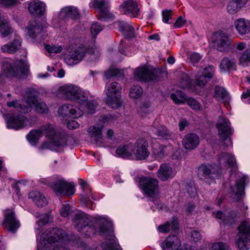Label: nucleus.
<instances>
[{
    "label": "nucleus",
    "mask_w": 250,
    "mask_h": 250,
    "mask_svg": "<svg viewBox=\"0 0 250 250\" xmlns=\"http://www.w3.org/2000/svg\"><path fill=\"white\" fill-rule=\"evenodd\" d=\"M212 250H229V247L222 242H218L213 244Z\"/></svg>",
    "instance_id": "nucleus-60"
},
{
    "label": "nucleus",
    "mask_w": 250,
    "mask_h": 250,
    "mask_svg": "<svg viewBox=\"0 0 250 250\" xmlns=\"http://www.w3.org/2000/svg\"><path fill=\"white\" fill-rule=\"evenodd\" d=\"M28 10L34 16H42L45 12V4L44 2L34 0L28 4Z\"/></svg>",
    "instance_id": "nucleus-22"
},
{
    "label": "nucleus",
    "mask_w": 250,
    "mask_h": 250,
    "mask_svg": "<svg viewBox=\"0 0 250 250\" xmlns=\"http://www.w3.org/2000/svg\"><path fill=\"white\" fill-rule=\"evenodd\" d=\"M104 76L106 79H109L112 77H124L125 75L123 70L116 68H110L104 73Z\"/></svg>",
    "instance_id": "nucleus-43"
},
{
    "label": "nucleus",
    "mask_w": 250,
    "mask_h": 250,
    "mask_svg": "<svg viewBox=\"0 0 250 250\" xmlns=\"http://www.w3.org/2000/svg\"><path fill=\"white\" fill-rule=\"evenodd\" d=\"M135 77L142 81H158L162 77L163 73L159 70H150L144 67H140L134 72Z\"/></svg>",
    "instance_id": "nucleus-11"
},
{
    "label": "nucleus",
    "mask_w": 250,
    "mask_h": 250,
    "mask_svg": "<svg viewBox=\"0 0 250 250\" xmlns=\"http://www.w3.org/2000/svg\"><path fill=\"white\" fill-rule=\"evenodd\" d=\"M85 52L84 46L81 45L66 55L64 58L65 62L69 65H75L83 60Z\"/></svg>",
    "instance_id": "nucleus-16"
},
{
    "label": "nucleus",
    "mask_w": 250,
    "mask_h": 250,
    "mask_svg": "<svg viewBox=\"0 0 250 250\" xmlns=\"http://www.w3.org/2000/svg\"><path fill=\"white\" fill-rule=\"evenodd\" d=\"M181 242L175 235H169L162 243L163 250H178Z\"/></svg>",
    "instance_id": "nucleus-24"
},
{
    "label": "nucleus",
    "mask_w": 250,
    "mask_h": 250,
    "mask_svg": "<svg viewBox=\"0 0 250 250\" xmlns=\"http://www.w3.org/2000/svg\"><path fill=\"white\" fill-rule=\"evenodd\" d=\"M4 215L2 226L8 231L13 233H16L20 227V223L16 218L15 212L10 210H5Z\"/></svg>",
    "instance_id": "nucleus-14"
},
{
    "label": "nucleus",
    "mask_w": 250,
    "mask_h": 250,
    "mask_svg": "<svg viewBox=\"0 0 250 250\" xmlns=\"http://www.w3.org/2000/svg\"><path fill=\"white\" fill-rule=\"evenodd\" d=\"M166 146L161 145L159 146L158 149L154 152V154L159 158H162L165 156Z\"/></svg>",
    "instance_id": "nucleus-63"
},
{
    "label": "nucleus",
    "mask_w": 250,
    "mask_h": 250,
    "mask_svg": "<svg viewBox=\"0 0 250 250\" xmlns=\"http://www.w3.org/2000/svg\"><path fill=\"white\" fill-rule=\"evenodd\" d=\"M58 113L63 117H71L74 116V118L81 117L83 113L82 111L76 106L65 104L59 108Z\"/></svg>",
    "instance_id": "nucleus-20"
},
{
    "label": "nucleus",
    "mask_w": 250,
    "mask_h": 250,
    "mask_svg": "<svg viewBox=\"0 0 250 250\" xmlns=\"http://www.w3.org/2000/svg\"><path fill=\"white\" fill-rule=\"evenodd\" d=\"M143 93V89L139 85H134L130 90L129 96L132 99H137Z\"/></svg>",
    "instance_id": "nucleus-47"
},
{
    "label": "nucleus",
    "mask_w": 250,
    "mask_h": 250,
    "mask_svg": "<svg viewBox=\"0 0 250 250\" xmlns=\"http://www.w3.org/2000/svg\"><path fill=\"white\" fill-rule=\"evenodd\" d=\"M26 105H33L36 112L40 114H46L48 112V108L46 104L41 100L38 99V92L33 89H29L26 91Z\"/></svg>",
    "instance_id": "nucleus-8"
},
{
    "label": "nucleus",
    "mask_w": 250,
    "mask_h": 250,
    "mask_svg": "<svg viewBox=\"0 0 250 250\" xmlns=\"http://www.w3.org/2000/svg\"><path fill=\"white\" fill-rule=\"evenodd\" d=\"M132 145L129 144L120 146L116 150L117 154L122 158H126L132 154Z\"/></svg>",
    "instance_id": "nucleus-38"
},
{
    "label": "nucleus",
    "mask_w": 250,
    "mask_h": 250,
    "mask_svg": "<svg viewBox=\"0 0 250 250\" xmlns=\"http://www.w3.org/2000/svg\"><path fill=\"white\" fill-rule=\"evenodd\" d=\"M41 127L37 130L31 131L27 135V139L33 144H35L42 135Z\"/></svg>",
    "instance_id": "nucleus-42"
},
{
    "label": "nucleus",
    "mask_w": 250,
    "mask_h": 250,
    "mask_svg": "<svg viewBox=\"0 0 250 250\" xmlns=\"http://www.w3.org/2000/svg\"><path fill=\"white\" fill-rule=\"evenodd\" d=\"M125 14L131 17H135L139 13V9L136 2L133 0L125 1L122 5Z\"/></svg>",
    "instance_id": "nucleus-26"
},
{
    "label": "nucleus",
    "mask_w": 250,
    "mask_h": 250,
    "mask_svg": "<svg viewBox=\"0 0 250 250\" xmlns=\"http://www.w3.org/2000/svg\"><path fill=\"white\" fill-rule=\"evenodd\" d=\"M116 23L118 24L121 32L125 34L126 35L131 36L134 33V28L129 23L125 22L124 21H117Z\"/></svg>",
    "instance_id": "nucleus-39"
},
{
    "label": "nucleus",
    "mask_w": 250,
    "mask_h": 250,
    "mask_svg": "<svg viewBox=\"0 0 250 250\" xmlns=\"http://www.w3.org/2000/svg\"><path fill=\"white\" fill-rule=\"evenodd\" d=\"M101 247L104 250H121L120 246L114 240H110L103 242Z\"/></svg>",
    "instance_id": "nucleus-44"
},
{
    "label": "nucleus",
    "mask_w": 250,
    "mask_h": 250,
    "mask_svg": "<svg viewBox=\"0 0 250 250\" xmlns=\"http://www.w3.org/2000/svg\"><path fill=\"white\" fill-rule=\"evenodd\" d=\"M222 170L215 164H201L198 167V175L200 179H210L213 181L219 177Z\"/></svg>",
    "instance_id": "nucleus-9"
},
{
    "label": "nucleus",
    "mask_w": 250,
    "mask_h": 250,
    "mask_svg": "<svg viewBox=\"0 0 250 250\" xmlns=\"http://www.w3.org/2000/svg\"><path fill=\"white\" fill-rule=\"evenodd\" d=\"M237 191L235 193L236 195L242 196L244 194L245 188V180L243 179H240L236 182Z\"/></svg>",
    "instance_id": "nucleus-51"
},
{
    "label": "nucleus",
    "mask_w": 250,
    "mask_h": 250,
    "mask_svg": "<svg viewBox=\"0 0 250 250\" xmlns=\"http://www.w3.org/2000/svg\"><path fill=\"white\" fill-rule=\"evenodd\" d=\"M172 11L171 10H165L162 12L163 21L165 23H168V20L171 19Z\"/></svg>",
    "instance_id": "nucleus-64"
},
{
    "label": "nucleus",
    "mask_w": 250,
    "mask_h": 250,
    "mask_svg": "<svg viewBox=\"0 0 250 250\" xmlns=\"http://www.w3.org/2000/svg\"><path fill=\"white\" fill-rule=\"evenodd\" d=\"M214 93L215 96L219 100H226L228 98V94L227 92L222 87L215 86L214 88Z\"/></svg>",
    "instance_id": "nucleus-46"
},
{
    "label": "nucleus",
    "mask_w": 250,
    "mask_h": 250,
    "mask_svg": "<svg viewBox=\"0 0 250 250\" xmlns=\"http://www.w3.org/2000/svg\"><path fill=\"white\" fill-rule=\"evenodd\" d=\"M213 46L222 52L228 51L230 48L231 41L228 33L221 30L214 33L212 37Z\"/></svg>",
    "instance_id": "nucleus-7"
},
{
    "label": "nucleus",
    "mask_w": 250,
    "mask_h": 250,
    "mask_svg": "<svg viewBox=\"0 0 250 250\" xmlns=\"http://www.w3.org/2000/svg\"><path fill=\"white\" fill-rule=\"evenodd\" d=\"M27 29L29 36L32 38H34L38 34L41 33L42 26L40 22L32 20L29 21Z\"/></svg>",
    "instance_id": "nucleus-32"
},
{
    "label": "nucleus",
    "mask_w": 250,
    "mask_h": 250,
    "mask_svg": "<svg viewBox=\"0 0 250 250\" xmlns=\"http://www.w3.org/2000/svg\"><path fill=\"white\" fill-rule=\"evenodd\" d=\"M20 4L18 0H0V5L2 7L11 8Z\"/></svg>",
    "instance_id": "nucleus-48"
},
{
    "label": "nucleus",
    "mask_w": 250,
    "mask_h": 250,
    "mask_svg": "<svg viewBox=\"0 0 250 250\" xmlns=\"http://www.w3.org/2000/svg\"><path fill=\"white\" fill-rule=\"evenodd\" d=\"M52 147H55V149H57V148H61L62 147H63V146H55L54 144H53V143L52 142V140H50V142H44L43 143V144L42 145V146H41V148L42 149H47V148L52 149Z\"/></svg>",
    "instance_id": "nucleus-62"
},
{
    "label": "nucleus",
    "mask_w": 250,
    "mask_h": 250,
    "mask_svg": "<svg viewBox=\"0 0 250 250\" xmlns=\"http://www.w3.org/2000/svg\"><path fill=\"white\" fill-rule=\"evenodd\" d=\"M42 134H44L52 140L53 144L57 146H64L66 145L65 139L58 138L54 127L50 124L41 126Z\"/></svg>",
    "instance_id": "nucleus-17"
},
{
    "label": "nucleus",
    "mask_w": 250,
    "mask_h": 250,
    "mask_svg": "<svg viewBox=\"0 0 250 250\" xmlns=\"http://www.w3.org/2000/svg\"><path fill=\"white\" fill-rule=\"evenodd\" d=\"M140 186L148 197H156L158 195V181L153 178L144 177L140 181Z\"/></svg>",
    "instance_id": "nucleus-10"
},
{
    "label": "nucleus",
    "mask_w": 250,
    "mask_h": 250,
    "mask_svg": "<svg viewBox=\"0 0 250 250\" xmlns=\"http://www.w3.org/2000/svg\"><path fill=\"white\" fill-rule=\"evenodd\" d=\"M85 102H86L85 106L87 112L91 114L94 113L95 109L98 105L97 102L95 100H92L87 102L86 101Z\"/></svg>",
    "instance_id": "nucleus-50"
},
{
    "label": "nucleus",
    "mask_w": 250,
    "mask_h": 250,
    "mask_svg": "<svg viewBox=\"0 0 250 250\" xmlns=\"http://www.w3.org/2000/svg\"><path fill=\"white\" fill-rule=\"evenodd\" d=\"M102 129L103 126L100 125H92L89 127L87 131L90 136L92 143L97 144L101 141L103 137Z\"/></svg>",
    "instance_id": "nucleus-30"
},
{
    "label": "nucleus",
    "mask_w": 250,
    "mask_h": 250,
    "mask_svg": "<svg viewBox=\"0 0 250 250\" xmlns=\"http://www.w3.org/2000/svg\"><path fill=\"white\" fill-rule=\"evenodd\" d=\"M217 126L219 136L223 141L226 140L232 133L229 121L222 116L219 117Z\"/></svg>",
    "instance_id": "nucleus-18"
},
{
    "label": "nucleus",
    "mask_w": 250,
    "mask_h": 250,
    "mask_svg": "<svg viewBox=\"0 0 250 250\" xmlns=\"http://www.w3.org/2000/svg\"><path fill=\"white\" fill-rule=\"evenodd\" d=\"M0 33L3 38L8 36L13 33V30L9 26L8 21L6 20L1 21V18L0 20Z\"/></svg>",
    "instance_id": "nucleus-40"
},
{
    "label": "nucleus",
    "mask_w": 250,
    "mask_h": 250,
    "mask_svg": "<svg viewBox=\"0 0 250 250\" xmlns=\"http://www.w3.org/2000/svg\"><path fill=\"white\" fill-rule=\"evenodd\" d=\"M60 16L64 19H78L81 16L78 8L75 6H66L62 8L60 12Z\"/></svg>",
    "instance_id": "nucleus-29"
},
{
    "label": "nucleus",
    "mask_w": 250,
    "mask_h": 250,
    "mask_svg": "<svg viewBox=\"0 0 250 250\" xmlns=\"http://www.w3.org/2000/svg\"><path fill=\"white\" fill-rule=\"evenodd\" d=\"M104 27L97 22H93L91 26L90 33L94 38L103 29Z\"/></svg>",
    "instance_id": "nucleus-49"
},
{
    "label": "nucleus",
    "mask_w": 250,
    "mask_h": 250,
    "mask_svg": "<svg viewBox=\"0 0 250 250\" xmlns=\"http://www.w3.org/2000/svg\"><path fill=\"white\" fill-rule=\"evenodd\" d=\"M187 104L193 109L198 110L200 109V105L198 102L192 98H188L187 100Z\"/></svg>",
    "instance_id": "nucleus-55"
},
{
    "label": "nucleus",
    "mask_w": 250,
    "mask_h": 250,
    "mask_svg": "<svg viewBox=\"0 0 250 250\" xmlns=\"http://www.w3.org/2000/svg\"><path fill=\"white\" fill-rule=\"evenodd\" d=\"M45 48L48 52L50 53H58L62 51V48L61 46H50L49 45H45Z\"/></svg>",
    "instance_id": "nucleus-57"
},
{
    "label": "nucleus",
    "mask_w": 250,
    "mask_h": 250,
    "mask_svg": "<svg viewBox=\"0 0 250 250\" xmlns=\"http://www.w3.org/2000/svg\"><path fill=\"white\" fill-rule=\"evenodd\" d=\"M237 214L236 211L232 210L229 211L228 214L226 215V223L230 225L233 224L235 221V219L236 218Z\"/></svg>",
    "instance_id": "nucleus-53"
},
{
    "label": "nucleus",
    "mask_w": 250,
    "mask_h": 250,
    "mask_svg": "<svg viewBox=\"0 0 250 250\" xmlns=\"http://www.w3.org/2000/svg\"><path fill=\"white\" fill-rule=\"evenodd\" d=\"M29 198L31 199L39 208L45 206L48 202L45 196L38 191H33L29 193Z\"/></svg>",
    "instance_id": "nucleus-34"
},
{
    "label": "nucleus",
    "mask_w": 250,
    "mask_h": 250,
    "mask_svg": "<svg viewBox=\"0 0 250 250\" xmlns=\"http://www.w3.org/2000/svg\"><path fill=\"white\" fill-rule=\"evenodd\" d=\"M187 191L191 197H194L197 195L196 188L193 187L192 183L188 184Z\"/></svg>",
    "instance_id": "nucleus-59"
},
{
    "label": "nucleus",
    "mask_w": 250,
    "mask_h": 250,
    "mask_svg": "<svg viewBox=\"0 0 250 250\" xmlns=\"http://www.w3.org/2000/svg\"><path fill=\"white\" fill-rule=\"evenodd\" d=\"M93 2L94 8L99 10L100 20L113 19V15L108 10L109 6L108 0H94Z\"/></svg>",
    "instance_id": "nucleus-19"
},
{
    "label": "nucleus",
    "mask_w": 250,
    "mask_h": 250,
    "mask_svg": "<svg viewBox=\"0 0 250 250\" xmlns=\"http://www.w3.org/2000/svg\"><path fill=\"white\" fill-rule=\"evenodd\" d=\"M96 224L99 227L100 234L109 239L108 237H111L113 233L111 223L106 219L99 218L96 219Z\"/></svg>",
    "instance_id": "nucleus-21"
},
{
    "label": "nucleus",
    "mask_w": 250,
    "mask_h": 250,
    "mask_svg": "<svg viewBox=\"0 0 250 250\" xmlns=\"http://www.w3.org/2000/svg\"><path fill=\"white\" fill-rule=\"evenodd\" d=\"M189 58L192 64L195 66L202 59V56L198 53L194 52L189 55Z\"/></svg>",
    "instance_id": "nucleus-56"
},
{
    "label": "nucleus",
    "mask_w": 250,
    "mask_h": 250,
    "mask_svg": "<svg viewBox=\"0 0 250 250\" xmlns=\"http://www.w3.org/2000/svg\"><path fill=\"white\" fill-rule=\"evenodd\" d=\"M122 86L119 83L112 82L106 85L105 94L106 104L112 108H118L122 105L121 94Z\"/></svg>",
    "instance_id": "nucleus-4"
},
{
    "label": "nucleus",
    "mask_w": 250,
    "mask_h": 250,
    "mask_svg": "<svg viewBox=\"0 0 250 250\" xmlns=\"http://www.w3.org/2000/svg\"><path fill=\"white\" fill-rule=\"evenodd\" d=\"M182 143L186 149H193L199 145V138L195 133H189L184 137Z\"/></svg>",
    "instance_id": "nucleus-27"
},
{
    "label": "nucleus",
    "mask_w": 250,
    "mask_h": 250,
    "mask_svg": "<svg viewBox=\"0 0 250 250\" xmlns=\"http://www.w3.org/2000/svg\"><path fill=\"white\" fill-rule=\"evenodd\" d=\"M179 227V224L177 219L173 218L163 225H159L158 227V230L160 232H168L171 230L172 231L177 230Z\"/></svg>",
    "instance_id": "nucleus-36"
},
{
    "label": "nucleus",
    "mask_w": 250,
    "mask_h": 250,
    "mask_svg": "<svg viewBox=\"0 0 250 250\" xmlns=\"http://www.w3.org/2000/svg\"><path fill=\"white\" fill-rule=\"evenodd\" d=\"M147 147L148 144L145 139H138L134 146H132V154L135 156L137 160H144L149 155Z\"/></svg>",
    "instance_id": "nucleus-15"
},
{
    "label": "nucleus",
    "mask_w": 250,
    "mask_h": 250,
    "mask_svg": "<svg viewBox=\"0 0 250 250\" xmlns=\"http://www.w3.org/2000/svg\"><path fill=\"white\" fill-rule=\"evenodd\" d=\"M158 178L162 181L172 179L175 175L172 168L167 164H162L157 172Z\"/></svg>",
    "instance_id": "nucleus-23"
},
{
    "label": "nucleus",
    "mask_w": 250,
    "mask_h": 250,
    "mask_svg": "<svg viewBox=\"0 0 250 250\" xmlns=\"http://www.w3.org/2000/svg\"><path fill=\"white\" fill-rule=\"evenodd\" d=\"M71 210L69 205L63 204L60 211V214L62 216L66 217L71 213Z\"/></svg>",
    "instance_id": "nucleus-54"
},
{
    "label": "nucleus",
    "mask_w": 250,
    "mask_h": 250,
    "mask_svg": "<svg viewBox=\"0 0 250 250\" xmlns=\"http://www.w3.org/2000/svg\"><path fill=\"white\" fill-rule=\"evenodd\" d=\"M190 82L189 78L186 74H183L180 80V85L181 86L185 88L188 86Z\"/></svg>",
    "instance_id": "nucleus-61"
},
{
    "label": "nucleus",
    "mask_w": 250,
    "mask_h": 250,
    "mask_svg": "<svg viewBox=\"0 0 250 250\" xmlns=\"http://www.w3.org/2000/svg\"><path fill=\"white\" fill-rule=\"evenodd\" d=\"M241 8V6L234 0H229L227 6V10L229 14H234L237 13Z\"/></svg>",
    "instance_id": "nucleus-45"
},
{
    "label": "nucleus",
    "mask_w": 250,
    "mask_h": 250,
    "mask_svg": "<svg viewBox=\"0 0 250 250\" xmlns=\"http://www.w3.org/2000/svg\"><path fill=\"white\" fill-rule=\"evenodd\" d=\"M73 220L76 229L85 235L90 236L94 233L97 229L96 219L94 223L91 216L84 212L76 213Z\"/></svg>",
    "instance_id": "nucleus-2"
},
{
    "label": "nucleus",
    "mask_w": 250,
    "mask_h": 250,
    "mask_svg": "<svg viewBox=\"0 0 250 250\" xmlns=\"http://www.w3.org/2000/svg\"><path fill=\"white\" fill-rule=\"evenodd\" d=\"M2 69L3 75L9 78L25 79L29 73L27 65L22 60L17 61L13 64L5 62L2 64Z\"/></svg>",
    "instance_id": "nucleus-3"
},
{
    "label": "nucleus",
    "mask_w": 250,
    "mask_h": 250,
    "mask_svg": "<svg viewBox=\"0 0 250 250\" xmlns=\"http://www.w3.org/2000/svg\"><path fill=\"white\" fill-rule=\"evenodd\" d=\"M239 232L235 240V243L240 250H248L249 237L250 236V221H243L238 228Z\"/></svg>",
    "instance_id": "nucleus-6"
},
{
    "label": "nucleus",
    "mask_w": 250,
    "mask_h": 250,
    "mask_svg": "<svg viewBox=\"0 0 250 250\" xmlns=\"http://www.w3.org/2000/svg\"><path fill=\"white\" fill-rule=\"evenodd\" d=\"M7 105L8 107H13L21 112L27 113L30 111V105H24L19 104L17 100L8 102Z\"/></svg>",
    "instance_id": "nucleus-41"
},
{
    "label": "nucleus",
    "mask_w": 250,
    "mask_h": 250,
    "mask_svg": "<svg viewBox=\"0 0 250 250\" xmlns=\"http://www.w3.org/2000/svg\"><path fill=\"white\" fill-rule=\"evenodd\" d=\"M220 165H223L224 167H231L232 168L236 167V160L234 156L228 153H223L218 157Z\"/></svg>",
    "instance_id": "nucleus-33"
},
{
    "label": "nucleus",
    "mask_w": 250,
    "mask_h": 250,
    "mask_svg": "<svg viewBox=\"0 0 250 250\" xmlns=\"http://www.w3.org/2000/svg\"><path fill=\"white\" fill-rule=\"evenodd\" d=\"M234 26L238 33L241 35L250 33V21L239 18L234 21Z\"/></svg>",
    "instance_id": "nucleus-28"
},
{
    "label": "nucleus",
    "mask_w": 250,
    "mask_h": 250,
    "mask_svg": "<svg viewBox=\"0 0 250 250\" xmlns=\"http://www.w3.org/2000/svg\"><path fill=\"white\" fill-rule=\"evenodd\" d=\"M59 91L67 99L80 104L87 101L85 93L80 88L72 84H66L60 87Z\"/></svg>",
    "instance_id": "nucleus-5"
},
{
    "label": "nucleus",
    "mask_w": 250,
    "mask_h": 250,
    "mask_svg": "<svg viewBox=\"0 0 250 250\" xmlns=\"http://www.w3.org/2000/svg\"><path fill=\"white\" fill-rule=\"evenodd\" d=\"M236 64L234 59L225 57L223 59L220 64V68L222 71H226L231 69H234Z\"/></svg>",
    "instance_id": "nucleus-37"
},
{
    "label": "nucleus",
    "mask_w": 250,
    "mask_h": 250,
    "mask_svg": "<svg viewBox=\"0 0 250 250\" xmlns=\"http://www.w3.org/2000/svg\"><path fill=\"white\" fill-rule=\"evenodd\" d=\"M240 64L244 65L246 63L250 62V49L246 50L239 58Z\"/></svg>",
    "instance_id": "nucleus-52"
},
{
    "label": "nucleus",
    "mask_w": 250,
    "mask_h": 250,
    "mask_svg": "<svg viewBox=\"0 0 250 250\" xmlns=\"http://www.w3.org/2000/svg\"><path fill=\"white\" fill-rule=\"evenodd\" d=\"M52 188L55 193L58 196L72 195L74 194V186L63 180H58L52 185Z\"/></svg>",
    "instance_id": "nucleus-13"
},
{
    "label": "nucleus",
    "mask_w": 250,
    "mask_h": 250,
    "mask_svg": "<svg viewBox=\"0 0 250 250\" xmlns=\"http://www.w3.org/2000/svg\"><path fill=\"white\" fill-rule=\"evenodd\" d=\"M214 73V67L212 65L201 67L195 77L194 83L198 87H204L213 77Z\"/></svg>",
    "instance_id": "nucleus-12"
},
{
    "label": "nucleus",
    "mask_w": 250,
    "mask_h": 250,
    "mask_svg": "<svg viewBox=\"0 0 250 250\" xmlns=\"http://www.w3.org/2000/svg\"><path fill=\"white\" fill-rule=\"evenodd\" d=\"M26 118L23 116H11L7 122V126L9 128L19 129L27 126Z\"/></svg>",
    "instance_id": "nucleus-25"
},
{
    "label": "nucleus",
    "mask_w": 250,
    "mask_h": 250,
    "mask_svg": "<svg viewBox=\"0 0 250 250\" xmlns=\"http://www.w3.org/2000/svg\"><path fill=\"white\" fill-rule=\"evenodd\" d=\"M152 131L158 136L167 139L171 135L170 132L163 125L160 124L158 121H155L153 124Z\"/></svg>",
    "instance_id": "nucleus-31"
},
{
    "label": "nucleus",
    "mask_w": 250,
    "mask_h": 250,
    "mask_svg": "<svg viewBox=\"0 0 250 250\" xmlns=\"http://www.w3.org/2000/svg\"><path fill=\"white\" fill-rule=\"evenodd\" d=\"M63 230L58 228L46 230L41 235V244L38 250H67L62 244H67V236L63 235Z\"/></svg>",
    "instance_id": "nucleus-1"
},
{
    "label": "nucleus",
    "mask_w": 250,
    "mask_h": 250,
    "mask_svg": "<svg viewBox=\"0 0 250 250\" xmlns=\"http://www.w3.org/2000/svg\"><path fill=\"white\" fill-rule=\"evenodd\" d=\"M21 44V39L17 38L14 39L12 42L2 46L1 50L4 52L15 53L20 49Z\"/></svg>",
    "instance_id": "nucleus-35"
},
{
    "label": "nucleus",
    "mask_w": 250,
    "mask_h": 250,
    "mask_svg": "<svg viewBox=\"0 0 250 250\" xmlns=\"http://www.w3.org/2000/svg\"><path fill=\"white\" fill-rule=\"evenodd\" d=\"M150 106V104L149 102H146L142 104L141 106L139 112L143 116L144 114H147L149 112L148 108Z\"/></svg>",
    "instance_id": "nucleus-58"
}]
</instances>
